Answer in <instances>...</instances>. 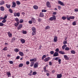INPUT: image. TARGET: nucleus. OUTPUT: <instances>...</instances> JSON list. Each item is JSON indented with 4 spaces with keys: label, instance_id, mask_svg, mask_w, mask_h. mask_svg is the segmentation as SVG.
Returning a JSON list of instances; mask_svg holds the SVG:
<instances>
[{
    "label": "nucleus",
    "instance_id": "1",
    "mask_svg": "<svg viewBox=\"0 0 78 78\" xmlns=\"http://www.w3.org/2000/svg\"><path fill=\"white\" fill-rule=\"evenodd\" d=\"M75 19V16H70L69 17V16L68 15L67 16V19L68 20H70V19Z\"/></svg>",
    "mask_w": 78,
    "mask_h": 78
},
{
    "label": "nucleus",
    "instance_id": "2",
    "mask_svg": "<svg viewBox=\"0 0 78 78\" xmlns=\"http://www.w3.org/2000/svg\"><path fill=\"white\" fill-rule=\"evenodd\" d=\"M49 20L51 21H52L53 20H56V16H55L54 15L52 17H51L49 18Z\"/></svg>",
    "mask_w": 78,
    "mask_h": 78
},
{
    "label": "nucleus",
    "instance_id": "3",
    "mask_svg": "<svg viewBox=\"0 0 78 78\" xmlns=\"http://www.w3.org/2000/svg\"><path fill=\"white\" fill-rule=\"evenodd\" d=\"M46 6L47 7H48V8H51V5H50V2H47Z\"/></svg>",
    "mask_w": 78,
    "mask_h": 78
},
{
    "label": "nucleus",
    "instance_id": "4",
    "mask_svg": "<svg viewBox=\"0 0 78 78\" xmlns=\"http://www.w3.org/2000/svg\"><path fill=\"white\" fill-rule=\"evenodd\" d=\"M14 16L15 17H19L20 16V12H18V13H14Z\"/></svg>",
    "mask_w": 78,
    "mask_h": 78
},
{
    "label": "nucleus",
    "instance_id": "5",
    "mask_svg": "<svg viewBox=\"0 0 78 78\" xmlns=\"http://www.w3.org/2000/svg\"><path fill=\"white\" fill-rule=\"evenodd\" d=\"M38 63H35V64L34 65V68L35 69H36L38 67Z\"/></svg>",
    "mask_w": 78,
    "mask_h": 78
},
{
    "label": "nucleus",
    "instance_id": "6",
    "mask_svg": "<svg viewBox=\"0 0 78 78\" xmlns=\"http://www.w3.org/2000/svg\"><path fill=\"white\" fill-rule=\"evenodd\" d=\"M53 56H59V54L57 52H55L53 55Z\"/></svg>",
    "mask_w": 78,
    "mask_h": 78
},
{
    "label": "nucleus",
    "instance_id": "7",
    "mask_svg": "<svg viewBox=\"0 0 78 78\" xmlns=\"http://www.w3.org/2000/svg\"><path fill=\"white\" fill-rule=\"evenodd\" d=\"M50 60V57H48L47 58H45L44 60V61H45V62H48Z\"/></svg>",
    "mask_w": 78,
    "mask_h": 78
},
{
    "label": "nucleus",
    "instance_id": "8",
    "mask_svg": "<svg viewBox=\"0 0 78 78\" xmlns=\"http://www.w3.org/2000/svg\"><path fill=\"white\" fill-rule=\"evenodd\" d=\"M58 4H60V5H62V6H64L65 5L64 4L60 1H58Z\"/></svg>",
    "mask_w": 78,
    "mask_h": 78
},
{
    "label": "nucleus",
    "instance_id": "9",
    "mask_svg": "<svg viewBox=\"0 0 78 78\" xmlns=\"http://www.w3.org/2000/svg\"><path fill=\"white\" fill-rule=\"evenodd\" d=\"M23 27V26L22 25V24H20L19 25V27H17V29L18 30H20V29H21L22 28V27Z\"/></svg>",
    "mask_w": 78,
    "mask_h": 78
},
{
    "label": "nucleus",
    "instance_id": "10",
    "mask_svg": "<svg viewBox=\"0 0 78 78\" xmlns=\"http://www.w3.org/2000/svg\"><path fill=\"white\" fill-rule=\"evenodd\" d=\"M37 61V59L34 58H32L30 60V62H32V61H34V62H35Z\"/></svg>",
    "mask_w": 78,
    "mask_h": 78
},
{
    "label": "nucleus",
    "instance_id": "11",
    "mask_svg": "<svg viewBox=\"0 0 78 78\" xmlns=\"http://www.w3.org/2000/svg\"><path fill=\"white\" fill-rule=\"evenodd\" d=\"M44 13L42 12H41L40 13L39 17H44Z\"/></svg>",
    "mask_w": 78,
    "mask_h": 78
},
{
    "label": "nucleus",
    "instance_id": "12",
    "mask_svg": "<svg viewBox=\"0 0 78 78\" xmlns=\"http://www.w3.org/2000/svg\"><path fill=\"white\" fill-rule=\"evenodd\" d=\"M64 58H65V59L66 60H69V57L67 56L66 55H64Z\"/></svg>",
    "mask_w": 78,
    "mask_h": 78
},
{
    "label": "nucleus",
    "instance_id": "13",
    "mask_svg": "<svg viewBox=\"0 0 78 78\" xmlns=\"http://www.w3.org/2000/svg\"><path fill=\"white\" fill-rule=\"evenodd\" d=\"M16 6V2H13L12 7V8H15Z\"/></svg>",
    "mask_w": 78,
    "mask_h": 78
},
{
    "label": "nucleus",
    "instance_id": "14",
    "mask_svg": "<svg viewBox=\"0 0 78 78\" xmlns=\"http://www.w3.org/2000/svg\"><path fill=\"white\" fill-rule=\"evenodd\" d=\"M62 75L61 74H58L57 75V78H61L62 77Z\"/></svg>",
    "mask_w": 78,
    "mask_h": 78
},
{
    "label": "nucleus",
    "instance_id": "15",
    "mask_svg": "<svg viewBox=\"0 0 78 78\" xmlns=\"http://www.w3.org/2000/svg\"><path fill=\"white\" fill-rule=\"evenodd\" d=\"M57 41H58V37L57 36H55L54 38V42H57Z\"/></svg>",
    "mask_w": 78,
    "mask_h": 78
},
{
    "label": "nucleus",
    "instance_id": "16",
    "mask_svg": "<svg viewBox=\"0 0 78 78\" xmlns=\"http://www.w3.org/2000/svg\"><path fill=\"white\" fill-rule=\"evenodd\" d=\"M6 6L7 7V8L9 9V8H11V5H8V4H6Z\"/></svg>",
    "mask_w": 78,
    "mask_h": 78
},
{
    "label": "nucleus",
    "instance_id": "17",
    "mask_svg": "<svg viewBox=\"0 0 78 78\" xmlns=\"http://www.w3.org/2000/svg\"><path fill=\"white\" fill-rule=\"evenodd\" d=\"M59 53L61 55H65L66 54V53L62 51H59Z\"/></svg>",
    "mask_w": 78,
    "mask_h": 78
},
{
    "label": "nucleus",
    "instance_id": "18",
    "mask_svg": "<svg viewBox=\"0 0 78 78\" xmlns=\"http://www.w3.org/2000/svg\"><path fill=\"white\" fill-rule=\"evenodd\" d=\"M0 10L2 11H5V7H3V6L0 7Z\"/></svg>",
    "mask_w": 78,
    "mask_h": 78
},
{
    "label": "nucleus",
    "instance_id": "19",
    "mask_svg": "<svg viewBox=\"0 0 78 78\" xmlns=\"http://www.w3.org/2000/svg\"><path fill=\"white\" fill-rule=\"evenodd\" d=\"M33 8L35 9H38V8H39L36 5H34Z\"/></svg>",
    "mask_w": 78,
    "mask_h": 78
},
{
    "label": "nucleus",
    "instance_id": "20",
    "mask_svg": "<svg viewBox=\"0 0 78 78\" xmlns=\"http://www.w3.org/2000/svg\"><path fill=\"white\" fill-rule=\"evenodd\" d=\"M31 20H32V22H33L34 23H35L36 20H35V18H32L31 19Z\"/></svg>",
    "mask_w": 78,
    "mask_h": 78
},
{
    "label": "nucleus",
    "instance_id": "21",
    "mask_svg": "<svg viewBox=\"0 0 78 78\" xmlns=\"http://www.w3.org/2000/svg\"><path fill=\"white\" fill-rule=\"evenodd\" d=\"M37 20H38V22H41L42 21V19H41L40 18H39L37 19Z\"/></svg>",
    "mask_w": 78,
    "mask_h": 78
},
{
    "label": "nucleus",
    "instance_id": "22",
    "mask_svg": "<svg viewBox=\"0 0 78 78\" xmlns=\"http://www.w3.org/2000/svg\"><path fill=\"white\" fill-rule=\"evenodd\" d=\"M19 54L21 56H23L24 55L23 53L22 52H20L19 53Z\"/></svg>",
    "mask_w": 78,
    "mask_h": 78
},
{
    "label": "nucleus",
    "instance_id": "23",
    "mask_svg": "<svg viewBox=\"0 0 78 78\" xmlns=\"http://www.w3.org/2000/svg\"><path fill=\"white\" fill-rule=\"evenodd\" d=\"M8 36L9 37H11L12 36V34L10 33V32H9L8 33Z\"/></svg>",
    "mask_w": 78,
    "mask_h": 78
},
{
    "label": "nucleus",
    "instance_id": "24",
    "mask_svg": "<svg viewBox=\"0 0 78 78\" xmlns=\"http://www.w3.org/2000/svg\"><path fill=\"white\" fill-rule=\"evenodd\" d=\"M32 36H34L36 34V31H34L32 33Z\"/></svg>",
    "mask_w": 78,
    "mask_h": 78
},
{
    "label": "nucleus",
    "instance_id": "25",
    "mask_svg": "<svg viewBox=\"0 0 78 78\" xmlns=\"http://www.w3.org/2000/svg\"><path fill=\"white\" fill-rule=\"evenodd\" d=\"M6 75L8 76V77H9V76L11 75V73L9 72H8L6 73Z\"/></svg>",
    "mask_w": 78,
    "mask_h": 78
},
{
    "label": "nucleus",
    "instance_id": "26",
    "mask_svg": "<svg viewBox=\"0 0 78 78\" xmlns=\"http://www.w3.org/2000/svg\"><path fill=\"white\" fill-rule=\"evenodd\" d=\"M22 44H24L25 42V40H24L23 39H22L20 40Z\"/></svg>",
    "mask_w": 78,
    "mask_h": 78
},
{
    "label": "nucleus",
    "instance_id": "27",
    "mask_svg": "<svg viewBox=\"0 0 78 78\" xmlns=\"http://www.w3.org/2000/svg\"><path fill=\"white\" fill-rule=\"evenodd\" d=\"M32 31H36V28L34 27H33L31 28Z\"/></svg>",
    "mask_w": 78,
    "mask_h": 78
},
{
    "label": "nucleus",
    "instance_id": "28",
    "mask_svg": "<svg viewBox=\"0 0 78 78\" xmlns=\"http://www.w3.org/2000/svg\"><path fill=\"white\" fill-rule=\"evenodd\" d=\"M15 21H16V22L17 23H19V18H16L15 19Z\"/></svg>",
    "mask_w": 78,
    "mask_h": 78
},
{
    "label": "nucleus",
    "instance_id": "29",
    "mask_svg": "<svg viewBox=\"0 0 78 78\" xmlns=\"http://www.w3.org/2000/svg\"><path fill=\"white\" fill-rule=\"evenodd\" d=\"M14 41H16V38H15V37H14L12 38L11 42H14Z\"/></svg>",
    "mask_w": 78,
    "mask_h": 78
},
{
    "label": "nucleus",
    "instance_id": "30",
    "mask_svg": "<svg viewBox=\"0 0 78 78\" xmlns=\"http://www.w3.org/2000/svg\"><path fill=\"white\" fill-rule=\"evenodd\" d=\"M4 4H5V2L3 1H2L0 2V5H3Z\"/></svg>",
    "mask_w": 78,
    "mask_h": 78
},
{
    "label": "nucleus",
    "instance_id": "31",
    "mask_svg": "<svg viewBox=\"0 0 78 78\" xmlns=\"http://www.w3.org/2000/svg\"><path fill=\"white\" fill-rule=\"evenodd\" d=\"M66 47H67V45L64 44L62 47V49L64 50V48H65Z\"/></svg>",
    "mask_w": 78,
    "mask_h": 78
},
{
    "label": "nucleus",
    "instance_id": "32",
    "mask_svg": "<svg viewBox=\"0 0 78 78\" xmlns=\"http://www.w3.org/2000/svg\"><path fill=\"white\" fill-rule=\"evenodd\" d=\"M23 63H20V64L19 65V67H23Z\"/></svg>",
    "mask_w": 78,
    "mask_h": 78
},
{
    "label": "nucleus",
    "instance_id": "33",
    "mask_svg": "<svg viewBox=\"0 0 78 78\" xmlns=\"http://www.w3.org/2000/svg\"><path fill=\"white\" fill-rule=\"evenodd\" d=\"M16 3L18 5H20V2L19 1H17L16 2Z\"/></svg>",
    "mask_w": 78,
    "mask_h": 78
},
{
    "label": "nucleus",
    "instance_id": "34",
    "mask_svg": "<svg viewBox=\"0 0 78 78\" xmlns=\"http://www.w3.org/2000/svg\"><path fill=\"white\" fill-rule=\"evenodd\" d=\"M62 20H65L67 19V18H66V16H62Z\"/></svg>",
    "mask_w": 78,
    "mask_h": 78
},
{
    "label": "nucleus",
    "instance_id": "35",
    "mask_svg": "<svg viewBox=\"0 0 78 78\" xmlns=\"http://www.w3.org/2000/svg\"><path fill=\"white\" fill-rule=\"evenodd\" d=\"M14 51L15 52H18V51H19V50L18 48H15V49Z\"/></svg>",
    "mask_w": 78,
    "mask_h": 78
},
{
    "label": "nucleus",
    "instance_id": "36",
    "mask_svg": "<svg viewBox=\"0 0 78 78\" xmlns=\"http://www.w3.org/2000/svg\"><path fill=\"white\" fill-rule=\"evenodd\" d=\"M50 27L49 26H48L46 27V28H45V29L46 30H48V29H50Z\"/></svg>",
    "mask_w": 78,
    "mask_h": 78
},
{
    "label": "nucleus",
    "instance_id": "37",
    "mask_svg": "<svg viewBox=\"0 0 78 78\" xmlns=\"http://www.w3.org/2000/svg\"><path fill=\"white\" fill-rule=\"evenodd\" d=\"M71 53L72 54H75V51L74 50H72L71 51Z\"/></svg>",
    "mask_w": 78,
    "mask_h": 78
},
{
    "label": "nucleus",
    "instance_id": "38",
    "mask_svg": "<svg viewBox=\"0 0 78 78\" xmlns=\"http://www.w3.org/2000/svg\"><path fill=\"white\" fill-rule=\"evenodd\" d=\"M19 23H15V27H17L19 25Z\"/></svg>",
    "mask_w": 78,
    "mask_h": 78
},
{
    "label": "nucleus",
    "instance_id": "39",
    "mask_svg": "<svg viewBox=\"0 0 78 78\" xmlns=\"http://www.w3.org/2000/svg\"><path fill=\"white\" fill-rule=\"evenodd\" d=\"M46 58V55H44L42 57V59H44V58Z\"/></svg>",
    "mask_w": 78,
    "mask_h": 78
},
{
    "label": "nucleus",
    "instance_id": "40",
    "mask_svg": "<svg viewBox=\"0 0 78 78\" xmlns=\"http://www.w3.org/2000/svg\"><path fill=\"white\" fill-rule=\"evenodd\" d=\"M70 50V48H68V47H66V48L65 49V50L66 51H69Z\"/></svg>",
    "mask_w": 78,
    "mask_h": 78
},
{
    "label": "nucleus",
    "instance_id": "41",
    "mask_svg": "<svg viewBox=\"0 0 78 78\" xmlns=\"http://www.w3.org/2000/svg\"><path fill=\"white\" fill-rule=\"evenodd\" d=\"M9 10L10 13H12V12H13V11L11 9H9Z\"/></svg>",
    "mask_w": 78,
    "mask_h": 78
},
{
    "label": "nucleus",
    "instance_id": "42",
    "mask_svg": "<svg viewBox=\"0 0 78 78\" xmlns=\"http://www.w3.org/2000/svg\"><path fill=\"white\" fill-rule=\"evenodd\" d=\"M23 22V20L22 19L20 20V23H22Z\"/></svg>",
    "mask_w": 78,
    "mask_h": 78
},
{
    "label": "nucleus",
    "instance_id": "43",
    "mask_svg": "<svg viewBox=\"0 0 78 78\" xmlns=\"http://www.w3.org/2000/svg\"><path fill=\"white\" fill-rule=\"evenodd\" d=\"M63 44H67V41H64L63 42Z\"/></svg>",
    "mask_w": 78,
    "mask_h": 78
},
{
    "label": "nucleus",
    "instance_id": "44",
    "mask_svg": "<svg viewBox=\"0 0 78 78\" xmlns=\"http://www.w3.org/2000/svg\"><path fill=\"white\" fill-rule=\"evenodd\" d=\"M41 11L42 12H47V10L45 9H42Z\"/></svg>",
    "mask_w": 78,
    "mask_h": 78
},
{
    "label": "nucleus",
    "instance_id": "45",
    "mask_svg": "<svg viewBox=\"0 0 78 78\" xmlns=\"http://www.w3.org/2000/svg\"><path fill=\"white\" fill-rule=\"evenodd\" d=\"M6 22V19H4L2 21V23H5Z\"/></svg>",
    "mask_w": 78,
    "mask_h": 78
},
{
    "label": "nucleus",
    "instance_id": "46",
    "mask_svg": "<svg viewBox=\"0 0 78 78\" xmlns=\"http://www.w3.org/2000/svg\"><path fill=\"white\" fill-rule=\"evenodd\" d=\"M72 24L74 26H75L76 25V22H74Z\"/></svg>",
    "mask_w": 78,
    "mask_h": 78
},
{
    "label": "nucleus",
    "instance_id": "47",
    "mask_svg": "<svg viewBox=\"0 0 78 78\" xmlns=\"http://www.w3.org/2000/svg\"><path fill=\"white\" fill-rule=\"evenodd\" d=\"M50 53L51 55H53V54H54V51H50Z\"/></svg>",
    "mask_w": 78,
    "mask_h": 78
},
{
    "label": "nucleus",
    "instance_id": "48",
    "mask_svg": "<svg viewBox=\"0 0 78 78\" xmlns=\"http://www.w3.org/2000/svg\"><path fill=\"white\" fill-rule=\"evenodd\" d=\"M22 32L23 34H27V31H23Z\"/></svg>",
    "mask_w": 78,
    "mask_h": 78
},
{
    "label": "nucleus",
    "instance_id": "49",
    "mask_svg": "<svg viewBox=\"0 0 78 78\" xmlns=\"http://www.w3.org/2000/svg\"><path fill=\"white\" fill-rule=\"evenodd\" d=\"M4 25V24L2 23H0V27H3Z\"/></svg>",
    "mask_w": 78,
    "mask_h": 78
},
{
    "label": "nucleus",
    "instance_id": "50",
    "mask_svg": "<svg viewBox=\"0 0 78 78\" xmlns=\"http://www.w3.org/2000/svg\"><path fill=\"white\" fill-rule=\"evenodd\" d=\"M37 74V73L36 72H35V71H34L33 73V75H36Z\"/></svg>",
    "mask_w": 78,
    "mask_h": 78
},
{
    "label": "nucleus",
    "instance_id": "51",
    "mask_svg": "<svg viewBox=\"0 0 78 78\" xmlns=\"http://www.w3.org/2000/svg\"><path fill=\"white\" fill-rule=\"evenodd\" d=\"M7 49H8V48H7V47H5L3 49V50H4L5 51H6Z\"/></svg>",
    "mask_w": 78,
    "mask_h": 78
},
{
    "label": "nucleus",
    "instance_id": "52",
    "mask_svg": "<svg viewBox=\"0 0 78 78\" xmlns=\"http://www.w3.org/2000/svg\"><path fill=\"white\" fill-rule=\"evenodd\" d=\"M9 63L11 64H12L14 63V62L12 61H9Z\"/></svg>",
    "mask_w": 78,
    "mask_h": 78
},
{
    "label": "nucleus",
    "instance_id": "53",
    "mask_svg": "<svg viewBox=\"0 0 78 78\" xmlns=\"http://www.w3.org/2000/svg\"><path fill=\"white\" fill-rule=\"evenodd\" d=\"M61 59H59L58 60V62L59 64H61Z\"/></svg>",
    "mask_w": 78,
    "mask_h": 78
},
{
    "label": "nucleus",
    "instance_id": "54",
    "mask_svg": "<svg viewBox=\"0 0 78 78\" xmlns=\"http://www.w3.org/2000/svg\"><path fill=\"white\" fill-rule=\"evenodd\" d=\"M29 23L30 24H32L33 22L32 21V20H30L29 21Z\"/></svg>",
    "mask_w": 78,
    "mask_h": 78
},
{
    "label": "nucleus",
    "instance_id": "55",
    "mask_svg": "<svg viewBox=\"0 0 78 78\" xmlns=\"http://www.w3.org/2000/svg\"><path fill=\"white\" fill-rule=\"evenodd\" d=\"M59 51V49L58 48H56L55 50V51H56V52H58Z\"/></svg>",
    "mask_w": 78,
    "mask_h": 78
},
{
    "label": "nucleus",
    "instance_id": "56",
    "mask_svg": "<svg viewBox=\"0 0 78 78\" xmlns=\"http://www.w3.org/2000/svg\"><path fill=\"white\" fill-rule=\"evenodd\" d=\"M20 58V56H17L16 58V59H19Z\"/></svg>",
    "mask_w": 78,
    "mask_h": 78
},
{
    "label": "nucleus",
    "instance_id": "57",
    "mask_svg": "<svg viewBox=\"0 0 78 78\" xmlns=\"http://www.w3.org/2000/svg\"><path fill=\"white\" fill-rule=\"evenodd\" d=\"M26 64L27 65H29V64H30V62L29 61H27L26 62Z\"/></svg>",
    "mask_w": 78,
    "mask_h": 78
},
{
    "label": "nucleus",
    "instance_id": "58",
    "mask_svg": "<svg viewBox=\"0 0 78 78\" xmlns=\"http://www.w3.org/2000/svg\"><path fill=\"white\" fill-rule=\"evenodd\" d=\"M54 15H56V12H54L53 13H52Z\"/></svg>",
    "mask_w": 78,
    "mask_h": 78
},
{
    "label": "nucleus",
    "instance_id": "59",
    "mask_svg": "<svg viewBox=\"0 0 78 78\" xmlns=\"http://www.w3.org/2000/svg\"><path fill=\"white\" fill-rule=\"evenodd\" d=\"M74 11L76 12H78V9H75Z\"/></svg>",
    "mask_w": 78,
    "mask_h": 78
},
{
    "label": "nucleus",
    "instance_id": "60",
    "mask_svg": "<svg viewBox=\"0 0 78 78\" xmlns=\"http://www.w3.org/2000/svg\"><path fill=\"white\" fill-rule=\"evenodd\" d=\"M49 66H51V65H52V63H51V62H49Z\"/></svg>",
    "mask_w": 78,
    "mask_h": 78
},
{
    "label": "nucleus",
    "instance_id": "61",
    "mask_svg": "<svg viewBox=\"0 0 78 78\" xmlns=\"http://www.w3.org/2000/svg\"><path fill=\"white\" fill-rule=\"evenodd\" d=\"M6 18H7V16H5L4 17L3 19H6Z\"/></svg>",
    "mask_w": 78,
    "mask_h": 78
},
{
    "label": "nucleus",
    "instance_id": "62",
    "mask_svg": "<svg viewBox=\"0 0 78 78\" xmlns=\"http://www.w3.org/2000/svg\"><path fill=\"white\" fill-rule=\"evenodd\" d=\"M55 61H58V57L55 58Z\"/></svg>",
    "mask_w": 78,
    "mask_h": 78
},
{
    "label": "nucleus",
    "instance_id": "63",
    "mask_svg": "<svg viewBox=\"0 0 78 78\" xmlns=\"http://www.w3.org/2000/svg\"><path fill=\"white\" fill-rule=\"evenodd\" d=\"M46 75H47V76H49V75H50V73H47Z\"/></svg>",
    "mask_w": 78,
    "mask_h": 78
},
{
    "label": "nucleus",
    "instance_id": "64",
    "mask_svg": "<svg viewBox=\"0 0 78 78\" xmlns=\"http://www.w3.org/2000/svg\"><path fill=\"white\" fill-rule=\"evenodd\" d=\"M5 45H8V43H5Z\"/></svg>",
    "mask_w": 78,
    "mask_h": 78
}]
</instances>
